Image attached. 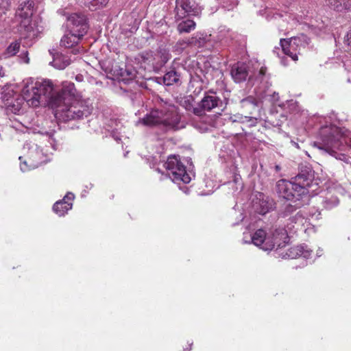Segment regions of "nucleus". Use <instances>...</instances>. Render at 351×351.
I'll use <instances>...</instances> for the list:
<instances>
[{"instance_id":"nucleus-18","label":"nucleus","mask_w":351,"mask_h":351,"mask_svg":"<svg viewBox=\"0 0 351 351\" xmlns=\"http://www.w3.org/2000/svg\"><path fill=\"white\" fill-rule=\"evenodd\" d=\"M57 14L60 16V20H64L67 22H87L89 20L84 12H71L68 8L58 10Z\"/></svg>"},{"instance_id":"nucleus-32","label":"nucleus","mask_w":351,"mask_h":351,"mask_svg":"<svg viewBox=\"0 0 351 351\" xmlns=\"http://www.w3.org/2000/svg\"><path fill=\"white\" fill-rule=\"evenodd\" d=\"M14 95L15 92L10 87H8L3 90L1 93V99L5 107L7 105H10V101L13 100Z\"/></svg>"},{"instance_id":"nucleus-34","label":"nucleus","mask_w":351,"mask_h":351,"mask_svg":"<svg viewBox=\"0 0 351 351\" xmlns=\"http://www.w3.org/2000/svg\"><path fill=\"white\" fill-rule=\"evenodd\" d=\"M222 7L228 10H233L237 6L238 0H217Z\"/></svg>"},{"instance_id":"nucleus-29","label":"nucleus","mask_w":351,"mask_h":351,"mask_svg":"<svg viewBox=\"0 0 351 351\" xmlns=\"http://www.w3.org/2000/svg\"><path fill=\"white\" fill-rule=\"evenodd\" d=\"M258 14L263 15L266 14L265 19L268 21L274 20V21H286L287 19H283L285 16L284 15L278 13H274L273 10H267L266 9L265 10H260L257 12Z\"/></svg>"},{"instance_id":"nucleus-37","label":"nucleus","mask_w":351,"mask_h":351,"mask_svg":"<svg viewBox=\"0 0 351 351\" xmlns=\"http://www.w3.org/2000/svg\"><path fill=\"white\" fill-rule=\"evenodd\" d=\"M20 168L23 172H25V171H29L31 169H36V167H30V160L27 158V160L21 162Z\"/></svg>"},{"instance_id":"nucleus-35","label":"nucleus","mask_w":351,"mask_h":351,"mask_svg":"<svg viewBox=\"0 0 351 351\" xmlns=\"http://www.w3.org/2000/svg\"><path fill=\"white\" fill-rule=\"evenodd\" d=\"M196 23H179L178 30L180 33H189L195 28Z\"/></svg>"},{"instance_id":"nucleus-16","label":"nucleus","mask_w":351,"mask_h":351,"mask_svg":"<svg viewBox=\"0 0 351 351\" xmlns=\"http://www.w3.org/2000/svg\"><path fill=\"white\" fill-rule=\"evenodd\" d=\"M23 149L28 151L27 158L30 160L31 167H38L44 162V156L42 150L36 144L26 143L23 146Z\"/></svg>"},{"instance_id":"nucleus-46","label":"nucleus","mask_w":351,"mask_h":351,"mask_svg":"<svg viewBox=\"0 0 351 351\" xmlns=\"http://www.w3.org/2000/svg\"><path fill=\"white\" fill-rule=\"evenodd\" d=\"M136 11H134V12L132 13V18H134V16H136Z\"/></svg>"},{"instance_id":"nucleus-33","label":"nucleus","mask_w":351,"mask_h":351,"mask_svg":"<svg viewBox=\"0 0 351 351\" xmlns=\"http://www.w3.org/2000/svg\"><path fill=\"white\" fill-rule=\"evenodd\" d=\"M138 23H121L120 28L128 35V32L132 34L138 29Z\"/></svg>"},{"instance_id":"nucleus-7","label":"nucleus","mask_w":351,"mask_h":351,"mask_svg":"<svg viewBox=\"0 0 351 351\" xmlns=\"http://www.w3.org/2000/svg\"><path fill=\"white\" fill-rule=\"evenodd\" d=\"M315 172L311 167L308 165H302L300 168L298 175L293 178L297 186L303 187L305 189L304 195H312L317 193L318 190V183L315 180Z\"/></svg>"},{"instance_id":"nucleus-26","label":"nucleus","mask_w":351,"mask_h":351,"mask_svg":"<svg viewBox=\"0 0 351 351\" xmlns=\"http://www.w3.org/2000/svg\"><path fill=\"white\" fill-rule=\"evenodd\" d=\"M71 63L70 59L63 55L58 56L53 58L51 64L58 69H64Z\"/></svg>"},{"instance_id":"nucleus-49","label":"nucleus","mask_w":351,"mask_h":351,"mask_svg":"<svg viewBox=\"0 0 351 351\" xmlns=\"http://www.w3.org/2000/svg\"><path fill=\"white\" fill-rule=\"evenodd\" d=\"M319 215H320V213L319 212V213H317V215L315 216V218H316V219H318V217H319Z\"/></svg>"},{"instance_id":"nucleus-3","label":"nucleus","mask_w":351,"mask_h":351,"mask_svg":"<svg viewBox=\"0 0 351 351\" xmlns=\"http://www.w3.org/2000/svg\"><path fill=\"white\" fill-rule=\"evenodd\" d=\"M159 108L152 110L138 122L146 126L161 125L166 130H177L184 128L178 108L174 104L161 99Z\"/></svg>"},{"instance_id":"nucleus-48","label":"nucleus","mask_w":351,"mask_h":351,"mask_svg":"<svg viewBox=\"0 0 351 351\" xmlns=\"http://www.w3.org/2000/svg\"><path fill=\"white\" fill-rule=\"evenodd\" d=\"M302 38L304 39V40H305V41H306V38H306V36H305L302 35Z\"/></svg>"},{"instance_id":"nucleus-53","label":"nucleus","mask_w":351,"mask_h":351,"mask_svg":"<svg viewBox=\"0 0 351 351\" xmlns=\"http://www.w3.org/2000/svg\"><path fill=\"white\" fill-rule=\"evenodd\" d=\"M19 160H22V156H20L19 157Z\"/></svg>"},{"instance_id":"nucleus-22","label":"nucleus","mask_w":351,"mask_h":351,"mask_svg":"<svg viewBox=\"0 0 351 351\" xmlns=\"http://www.w3.org/2000/svg\"><path fill=\"white\" fill-rule=\"evenodd\" d=\"M24 29V38L34 39L40 36L44 31V27L40 23H27L23 26Z\"/></svg>"},{"instance_id":"nucleus-14","label":"nucleus","mask_w":351,"mask_h":351,"mask_svg":"<svg viewBox=\"0 0 351 351\" xmlns=\"http://www.w3.org/2000/svg\"><path fill=\"white\" fill-rule=\"evenodd\" d=\"M250 73L251 71L249 65L243 62H237L234 64L230 71L232 79L237 83L244 82L247 77L249 82H252L254 77L255 82L257 83L256 78L258 76V73L253 75L250 74Z\"/></svg>"},{"instance_id":"nucleus-41","label":"nucleus","mask_w":351,"mask_h":351,"mask_svg":"<svg viewBox=\"0 0 351 351\" xmlns=\"http://www.w3.org/2000/svg\"><path fill=\"white\" fill-rule=\"evenodd\" d=\"M274 98V101H277L278 100L279 96L278 93H274V95H272Z\"/></svg>"},{"instance_id":"nucleus-38","label":"nucleus","mask_w":351,"mask_h":351,"mask_svg":"<svg viewBox=\"0 0 351 351\" xmlns=\"http://www.w3.org/2000/svg\"><path fill=\"white\" fill-rule=\"evenodd\" d=\"M254 3V5L255 7L263 8L265 7L267 8V6L265 5V0H250Z\"/></svg>"},{"instance_id":"nucleus-13","label":"nucleus","mask_w":351,"mask_h":351,"mask_svg":"<svg viewBox=\"0 0 351 351\" xmlns=\"http://www.w3.org/2000/svg\"><path fill=\"white\" fill-rule=\"evenodd\" d=\"M176 18L177 21L183 19L190 16H198L202 8L198 5L191 3L190 0L176 1Z\"/></svg>"},{"instance_id":"nucleus-27","label":"nucleus","mask_w":351,"mask_h":351,"mask_svg":"<svg viewBox=\"0 0 351 351\" xmlns=\"http://www.w3.org/2000/svg\"><path fill=\"white\" fill-rule=\"evenodd\" d=\"M339 203V200L337 196L328 194L322 202L323 207L325 209L330 210L336 207Z\"/></svg>"},{"instance_id":"nucleus-2","label":"nucleus","mask_w":351,"mask_h":351,"mask_svg":"<svg viewBox=\"0 0 351 351\" xmlns=\"http://www.w3.org/2000/svg\"><path fill=\"white\" fill-rule=\"evenodd\" d=\"M52 82L49 80H38L31 83L27 82L22 90V95L15 92V95L10 105L6 108L14 114L19 112L25 102L29 106L37 107L53 92Z\"/></svg>"},{"instance_id":"nucleus-44","label":"nucleus","mask_w":351,"mask_h":351,"mask_svg":"<svg viewBox=\"0 0 351 351\" xmlns=\"http://www.w3.org/2000/svg\"><path fill=\"white\" fill-rule=\"evenodd\" d=\"M142 20H143V18H142V17H141V18H139V19H136V18H135V19H134V22H141V21H142Z\"/></svg>"},{"instance_id":"nucleus-19","label":"nucleus","mask_w":351,"mask_h":351,"mask_svg":"<svg viewBox=\"0 0 351 351\" xmlns=\"http://www.w3.org/2000/svg\"><path fill=\"white\" fill-rule=\"evenodd\" d=\"M75 195L73 193L69 192L67 193L64 198L61 200L56 202L53 206V210L58 216H64L69 210L72 208L73 204L69 201H73Z\"/></svg>"},{"instance_id":"nucleus-39","label":"nucleus","mask_w":351,"mask_h":351,"mask_svg":"<svg viewBox=\"0 0 351 351\" xmlns=\"http://www.w3.org/2000/svg\"><path fill=\"white\" fill-rule=\"evenodd\" d=\"M20 58L25 63L28 64L29 62V58H28V52L25 51V52H22L20 55Z\"/></svg>"},{"instance_id":"nucleus-36","label":"nucleus","mask_w":351,"mask_h":351,"mask_svg":"<svg viewBox=\"0 0 351 351\" xmlns=\"http://www.w3.org/2000/svg\"><path fill=\"white\" fill-rule=\"evenodd\" d=\"M10 3L9 0H0V16L5 14L9 9Z\"/></svg>"},{"instance_id":"nucleus-1","label":"nucleus","mask_w":351,"mask_h":351,"mask_svg":"<svg viewBox=\"0 0 351 351\" xmlns=\"http://www.w3.org/2000/svg\"><path fill=\"white\" fill-rule=\"evenodd\" d=\"M47 99L56 118L63 122L87 117L93 110L86 101L77 99L75 85L71 82H62L61 89L51 93Z\"/></svg>"},{"instance_id":"nucleus-43","label":"nucleus","mask_w":351,"mask_h":351,"mask_svg":"<svg viewBox=\"0 0 351 351\" xmlns=\"http://www.w3.org/2000/svg\"><path fill=\"white\" fill-rule=\"evenodd\" d=\"M50 141H51L50 143L51 144V146L53 148V149H57V147L55 146L54 144H53V142L54 141V140L51 136L50 137Z\"/></svg>"},{"instance_id":"nucleus-47","label":"nucleus","mask_w":351,"mask_h":351,"mask_svg":"<svg viewBox=\"0 0 351 351\" xmlns=\"http://www.w3.org/2000/svg\"><path fill=\"white\" fill-rule=\"evenodd\" d=\"M183 22H188V23H190V22H193V20H191V19H187L186 21H184Z\"/></svg>"},{"instance_id":"nucleus-9","label":"nucleus","mask_w":351,"mask_h":351,"mask_svg":"<svg viewBox=\"0 0 351 351\" xmlns=\"http://www.w3.org/2000/svg\"><path fill=\"white\" fill-rule=\"evenodd\" d=\"M88 28V23H68L65 34L60 40V46L70 48L77 45Z\"/></svg>"},{"instance_id":"nucleus-45","label":"nucleus","mask_w":351,"mask_h":351,"mask_svg":"<svg viewBox=\"0 0 351 351\" xmlns=\"http://www.w3.org/2000/svg\"><path fill=\"white\" fill-rule=\"evenodd\" d=\"M281 62L285 66H286L287 64V62H285V59L284 58H282Z\"/></svg>"},{"instance_id":"nucleus-24","label":"nucleus","mask_w":351,"mask_h":351,"mask_svg":"<svg viewBox=\"0 0 351 351\" xmlns=\"http://www.w3.org/2000/svg\"><path fill=\"white\" fill-rule=\"evenodd\" d=\"M180 74L176 71H170L167 72L162 77H160L158 80V82L161 84L163 83L165 86H171L174 84H178L180 82Z\"/></svg>"},{"instance_id":"nucleus-30","label":"nucleus","mask_w":351,"mask_h":351,"mask_svg":"<svg viewBox=\"0 0 351 351\" xmlns=\"http://www.w3.org/2000/svg\"><path fill=\"white\" fill-rule=\"evenodd\" d=\"M21 43L18 40H15L10 44L6 48L3 56L5 58H10L15 56L19 51Z\"/></svg>"},{"instance_id":"nucleus-50","label":"nucleus","mask_w":351,"mask_h":351,"mask_svg":"<svg viewBox=\"0 0 351 351\" xmlns=\"http://www.w3.org/2000/svg\"><path fill=\"white\" fill-rule=\"evenodd\" d=\"M277 50H278V51H279V50H280V49H279V48L275 49L274 50V53H276Z\"/></svg>"},{"instance_id":"nucleus-23","label":"nucleus","mask_w":351,"mask_h":351,"mask_svg":"<svg viewBox=\"0 0 351 351\" xmlns=\"http://www.w3.org/2000/svg\"><path fill=\"white\" fill-rule=\"evenodd\" d=\"M311 252L312 251L308 249L306 245H297L290 247L286 253V256L291 259L300 256L308 259L310 258Z\"/></svg>"},{"instance_id":"nucleus-31","label":"nucleus","mask_w":351,"mask_h":351,"mask_svg":"<svg viewBox=\"0 0 351 351\" xmlns=\"http://www.w3.org/2000/svg\"><path fill=\"white\" fill-rule=\"evenodd\" d=\"M294 203V205H292L290 203L285 204L283 206V208L280 211L279 215L282 217H287L289 215L292 214L298 208L300 207L302 205V204L300 202H296Z\"/></svg>"},{"instance_id":"nucleus-10","label":"nucleus","mask_w":351,"mask_h":351,"mask_svg":"<svg viewBox=\"0 0 351 351\" xmlns=\"http://www.w3.org/2000/svg\"><path fill=\"white\" fill-rule=\"evenodd\" d=\"M101 67L107 73L112 75L119 83L124 84L133 83L135 77V71L132 69H128L120 67L117 63L113 64L111 61L107 60L102 63Z\"/></svg>"},{"instance_id":"nucleus-40","label":"nucleus","mask_w":351,"mask_h":351,"mask_svg":"<svg viewBox=\"0 0 351 351\" xmlns=\"http://www.w3.org/2000/svg\"><path fill=\"white\" fill-rule=\"evenodd\" d=\"M83 78H84V77H83V75H77L75 76V80H76V81H77V82H82V81H83Z\"/></svg>"},{"instance_id":"nucleus-6","label":"nucleus","mask_w":351,"mask_h":351,"mask_svg":"<svg viewBox=\"0 0 351 351\" xmlns=\"http://www.w3.org/2000/svg\"><path fill=\"white\" fill-rule=\"evenodd\" d=\"M164 167L172 182L178 184L181 182L188 184L191 182V178L186 172V167L181 162L179 156H169L164 163Z\"/></svg>"},{"instance_id":"nucleus-21","label":"nucleus","mask_w":351,"mask_h":351,"mask_svg":"<svg viewBox=\"0 0 351 351\" xmlns=\"http://www.w3.org/2000/svg\"><path fill=\"white\" fill-rule=\"evenodd\" d=\"M324 5L338 12H351V0H324Z\"/></svg>"},{"instance_id":"nucleus-17","label":"nucleus","mask_w":351,"mask_h":351,"mask_svg":"<svg viewBox=\"0 0 351 351\" xmlns=\"http://www.w3.org/2000/svg\"><path fill=\"white\" fill-rule=\"evenodd\" d=\"M273 201L263 193H258L253 200V208L260 215H265L272 209Z\"/></svg>"},{"instance_id":"nucleus-42","label":"nucleus","mask_w":351,"mask_h":351,"mask_svg":"<svg viewBox=\"0 0 351 351\" xmlns=\"http://www.w3.org/2000/svg\"><path fill=\"white\" fill-rule=\"evenodd\" d=\"M5 75V72L3 67L0 65V77H2Z\"/></svg>"},{"instance_id":"nucleus-12","label":"nucleus","mask_w":351,"mask_h":351,"mask_svg":"<svg viewBox=\"0 0 351 351\" xmlns=\"http://www.w3.org/2000/svg\"><path fill=\"white\" fill-rule=\"evenodd\" d=\"M267 235L268 238L266 240V245L263 247L265 251H270L275 247L281 248L289 242L287 232L284 228H272L267 233Z\"/></svg>"},{"instance_id":"nucleus-15","label":"nucleus","mask_w":351,"mask_h":351,"mask_svg":"<svg viewBox=\"0 0 351 351\" xmlns=\"http://www.w3.org/2000/svg\"><path fill=\"white\" fill-rule=\"evenodd\" d=\"M300 38L291 37L289 40L280 39V46L285 55L290 57L293 60H298V54L299 53V45Z\"/></svg>"},{"instance_id":"nucleus-52","label":"nucleus","mask_w":351,"mask_h":351,"mask_svg":"<svg viewBox=\"0 0 351 351\" xmlns=\"http://www.w3.org/2000/svg\"><path fill=\"white\" fill-rule=\"evenodd\" d=\"M121 89H123L125 91H126V90L125 88H123V87H121Z\"/></svg>"},{"instance_id":"nucleus-11","label":"nucleus","mask_w":351,"mask_h":351,"mask_svg":"<svg viewBox=\"0 0 351 351\" xmlns=\"http://www.w3.org/2000/svg\"><path fill=\"white\" fill-rule=\"evenodd\" d=\"M42 5L38 1L27 0L19 5L16 12V17L21 21L38 22L40 19L36 17V14Z\"/></svg>"},{"instance_id":"nucleus-4","label":"nucleus","mask_w":351,"mask_h":351,"mask_svg":"<svg viewBox=\"0 0 351 351\" xmlns=\"http://www.w3.org/2000/svg\"><path fill=\"white\" fill-rule=\"evenodd\" d=\"M266 68L262 66L258 71V76L256 78L258 85L255 88L254 92L257 98L253 96H248L241 100V107L248 109L251 114H253L258 110L261 104V100L268 95L267 90L269 88L271 84L268 81L269 77L266 74Z\"/></svg>"},{"instance_id":"nucleus-20","label":"nucleus","mask_w":351,"mask_h":351,"mask_svg":"<svg viewBox=\"0 0 351 351\" xmlns=\"http://www.w3.org/2000/svg\"><path fill=\"white\" fill-rule=\"evenodd\" d=\"M246 238L247 234H244L243 241L245 243H252L263 250L264 246L266 245V240H267L268 235L264 230L258 229L252 235H250V240H247Z\"/></svg>"},{"instance_id":"nucleus-25","label":"nucleus","mask_w":351,"mask_h":351,"mask_svg":"<svg viewBox=\"0 0 351 351\" xmlns=\"http://www.w3.org/2000/svg\"><path fill=\"white\" fill-rule=\"evenodd\" d=\"M228 120L232 123H241L247 124L248 126H254L256 123L257 119L252 116H243L241 114L230 115Z\"/></svg>"},{"instance_id":"nucleus-5","label":"nucleus","mask_w":351,"mask_h":351,"mask_svg":"<svg viewBox=\"0 0 351 351\" xmlns=\"http://www.w3.org/2000/svg\"><path fill=\"white\" fill-rule=\"evenodd\" d=\"M228 103V99L225 98L222 100L217 93L213 90H209L204 93V97L195 107H192V112L198 117H202L206 112H210L215 109L223 110Z\"/></svg>"},{"instance_id":"nucleus-51","label":"nucleus","mask_w":351,"mask_h":351,"mask_svg":"<svg viewBox=\"0 0 351 351\" xmlns=\"http://www.w3.org/2000/svg\"><path fill=\"white\" fill-rule=\"evenodd\" d=\"M144 14H145V12H144V11L143 10V11H142V15H143V16H144Z\"/></svg>"},{"instance_id":"nucleus-8","label":"nucleus","mask_w":351,"mask_h":351,"mask_svg":"<svg viewBox=\"0 0 351 351\" xmlns=\"http://www.w3.org/2000/svg\"><path fill=\"white\" fill-rule=\"evenodd\" d=\"M276 191L279 197L293 202H299L303 197H306L304 193L306 191L303 187H299L292 180H280L276 182Z\"/></svg>"},{"instance_id":"nucleus-28","label":"nucleus","mask_w":351,"mask_h":351,"mask_svg":"<svg viewBox=\"0 0 351 351\" xmlns=\"http://www.w3.org/2000/svg\"><path fill=\"white\" fill-rule=\"evenodd\" d=\"M89 10L95 11L104 8L109 0H84Z\"/></svg>"}]
</instances>
